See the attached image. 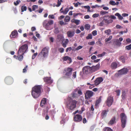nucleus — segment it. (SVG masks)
Here are the masks:
<instances>
[{"instance_id": "412c9836", "label": "nucleus", "mask_w": 131, "mask_h": 131, "mask_svg": "<svg viewBox=\"0 0 131 131\" xmlns=\"http://www.w3.org/2000/svg\"><path fill=\"white\" fill-rule=\"evenodd\" d=\"M75 32L74 31L69 30L67 32V34L68 37H69L71 38L74 35Z\"/></svg>"}, {"instance_id": "e433bc0d", "label": "nucleus", "mask_w": 131, "mask_h": 131, "mask_svg": "<svg viewBox=\"0 0 131 131\" xmlns=\"http://www.w3.org/2000/svg\"><path fill=\"white\" fill-rule=\"evenodd\" d=\"M92 38V35L91 34H88V36L86 37L87 39H91Z\"/></svg>"}, {"instance_id": "0eeeda50", "label": "nucleus", "mask_w": 131, "mask_h": 131, "mask_svg": "<svg viewBox=\"0 0 131 131\" xmlns=\"http://www.w3.org/2000/svg\"><path fill=\"white\" fill-rule=\"evenodd\" d=\"M82 71L83 74H86L92 72L91 67L89 66L84 67L82 69Z\"/></svg>"}, {"instance_id": "4d7b16f0", "label": "nucleus", "mask_w": 131, "mask_h": 131, "mask_svg": "<svg viewBox=\"0 0 131 131\" xmlns=\"http://www.w3.org/2000/svg\"><path fill=\"white\" fill-rule=\"evenodd\" d=\"M72 49V48L71 47H70L67 48L66 50V52H67L68 51H70Z\"/></svg>"}, {"instance_id": "bb28decb", "label": "nucleus", "mask_w": 131, "mask_h": 131, "mask_svg": "<svg viewBox=\"0 0 131 131\" xmlns=\"http://www.w3.org/2000/svg\"><path fill=\"white\" fill-rule=\"evenodd\" d=\"M63 38V37L61 35H58L57 36V39L58 41L62 40Z\"/></svg>"}, {"instance_id": "79ce46f5", "label": "nucleus", "mask_w": 131, "mask_h": 131, "mask_svg": "<svg viewBox=\"0 0 131 131\" xmlns=\"http://www.w3.org/2000/svg\"><path fill=\"white\" fill-rule=\"evenodd\" d=\"M38 8V6L37 5H34L32 6V10L35 11L36 9Z\"/></svg>"}, {"instance_id": "13d9d810", "label": "nucleus", "mask_w": 131, "mask_h": 131, "mask_svg": "<svg viewBox=\"0 0 131 131\" xmlns=\"http://www.w3.org/2000/svg\"><path fill=\"white\" fill-rule=\"evenodd\" d=\"M99 16V14H95L93 15L92 17L93 18L97 17Z\"/></svg>"}, {"instance_id": "052dcab7", "label": "nucleus", "mask_w": 131, "mask_h": 131, "mask_svg": "<svg viewBox=\"0 0 131 131\" xmlns=\"http://www.w3.org/2000/svg\"><path fill=\"white\" fill-rule=\"evenodd\" d=\"M19 2H20V0H18L16 1V2H14V5H17L19 3Z\"/></svg>"}, {"instance_id": "72a5a7b5", "label": "nucleus", "mask_w": 131, "mask_h": 131, "mask_svg": "<svg viewBox=\"0 0 131 131\" xmlns=\"http://www.w3.org/2000/svg\"><path fill=\"white\" fill-rule=\"evenodd\" d=\"M70 19V18L69 16H66L64 19V21L65 22H68Z\"/></svg>"}, {"instance_id": "a878e982", "label": "nucleus", "mask_w": 131, "mask_h": 131, "mask_svg": "<svg viewBox=\"0 0 131 131\" xmlns=\"http://www.w3.org/2000/svg\"><path fill=\"white\" fill-rule=\"evenodd\" d=\"M114 44L117 46L119 47L121 46V43L118 40L116 39L114 41Z\"/></svg>"}, {"instance_id": "f8f14e48", "label": "nucleus", "mask_w": 131, "mask_h": 131, "mask_svg": "<svg viewBox=\"0 0 131 131\" xmlns=\"http://www.w3.org/2000/svg\"><path fill=\"white\" fill-rule=\"evenodd\" d=\"M93 92L92 91L88 90L86 91L85 94V99H88L90 98L93 95Z\"/></svg>"}, {"instance_id": "ddd939ff", "label": "nucleus", "mask_w": 131, "mask_h": 131, "mask_svg": "<svg viewBox=\"0 0 131 131\" xmlns=\"http://www.w3.org/2000/svg\"><path fill=\"white\" fill-rule=\"evenodd\" d=\"M5 81L6 84L8 85H10L13 83V80L12 77H7L5 79Z\"/></svg>"}, {"instance_id": "603ef678", "label": "nucleus", "mask_w": 131, "mask_h": 131, "mask_svg": "<svg viewBox=\"0 0 131 131\" xmlns=\"http://www.w3.org/2000/svg\"><path fill=\"white\" fill-rule=\"evenodd\" d=\"M126 42L127 43H131V40L129 38H128L126 40Z\"/></svg>"}, {"instance_id": "c85d7f7f", "label": "nucleus", "mask_w": 131, "mask_h": 131, "mask_svg": "<svg viewBox=\"0 0 131 131\" xmlns=\"http://www.w3.org/2000/svg\"><path fill=\"white\" fill-rule=\"evenodd\" d=\"M68 39H66L64 42L62 43L63 46L64 47H66L67 46V45L68 43Z\"/></svg>"}, {"instance_id": "f3484780", "label": "nucleus", "mask_w": 131, "mask_h": 131, "mask_svg": "<svg viewBox=\"0 0 131 131\" xmlns=\"http://www.w3.org/2000/svg\"><path fill=\"white\" fill-rule=\"evenodd\" d=\"M18 36V33L16 30H14L12 31L10 36L11 38H15Z\"/></svg>"}, {"instance_id": "f03ea898", "label": "nucleus", "mask_w": 131, "mask_h": 131, "mask_svg": "<svg viewBox=\"0 0 131 131\" xmlns=\"http://www.w3.org/2000/svg\"><path fill=\"white\" fill-rule=\"evenodd\" d=\"M77 103L76 100L70 99L68 101L67 104V107L69 109L73 110L76 108Z\"/></svg>"}, {"instance_id": "864d4df0", "label": "nucleus", "mask_w": 131, "mask_h": 131, "mask_svg": "<svg viewBox=\"0 0 131 131\" xmlns=\"http://www.w3.org/2000/svg\"><path fill=\"white\" fill-rule=\"evenodd\" d=\"M37 54V52L34 53V54L32 55V59H34L36 57V56Z\"/></svg>"}, {"instance_id": "2f4dec72", "label": "nucleus", "mask_w": 131, "mask_h": 131, "mask_svg": "<svg viewBox=\"0 0 131 131\" xmlns=\"http://www.w3.org/2000/svg\"><path fill=\"white\" fill-rule=\"evenodd\" d=\"M101 100L99 99L97 100L95 102V108H97V106H98L99 103H100Z\"/></svg>"}, {"instance_id": "09e8293b", "label": "nucleus", "mask_w": 131, "mask_h": 131, "mask_svg": "<svg viewBox=\"0 0 131 131\" xmlns=\"http://www.w3.org/2000/svg\"><path fill=\"white\" fill-rule=\"evenodd\" d=\"M72 97L73 98H76L78 97V95L76 93H73L72 95Z\"/></svg>"}, {"instance_id": "7c9ffc66", "label": "nucleus", "mask_w": 131, "mask_h": 131, "mask_svg": "<svg viewBox=\"0 0 131 131\" xmlns=\"http://www.w3.org/2000/svg\"><path fill=\"white\" fill-rule=\"evenodd\" d=\"M69 10V9L68 8L65 9L64 11L62 10L61 12V13H63L64 14H66Z\"/></svg>"}, {"instance_id": "20e7f679", "label": "nucleus", "mask_w": 131, "mask_h": 131, "mask_svg": "<svg viewBox=\"0 0 131 131\" xmlns=\"http://www.w3.org/2000/svg\"><path fill=\"white\" fill-rule=\"evenodd\" d=\"M53 24V21L52 20H45L43 22V26L47 30H50V26Z\"/></svg>"}, {"instance_id": "423d86ee", "label": "nucleus", "mask_w": 131, "mask_h": 131, "mask_svg": "<svg viewBox=\"0 0 131 131\" xmlns=\"http://www.w3.org/2000/svg\"><path fill=\"white\" fill-rule=\"evenodd\" d=\"M28 48V46L27 45L25 44L19 47L18 52L19 54L21 53L24 54L27 51Z\"/></svg>"}, {"instance_id": "a211bd4d", "label": "nucleus", "mask_w": 131, "mask_h": 131, "mask_svg": "<svg viewBox=\"0 0 131 131\" xmlns=\"http://www.w3.org/2000/svg\"><path fill=\"white\" fill-rule=\"evenodd\" d=\"M43 79L44 82L50 84L53 82L50 77H46L43 78Z\"/></svg>"}, {"instance_id": "c9c22d12", "label": "nucleus", "mask_w": 131, "mask_h": 131, "mask_svg": "<svg viewBox=\"0 0 131 131\" xmlns=\"http://www.w3.org/2000/svg\"><path fill=\"white\" fill-rule=\"evenodd\" d=\"M85 28L86 30H89L90 27V25L89 24H86L85 25Z\"/></svg>"}, {"instance_id": "6e6d98bb", "label": "nucleus", "mask_w": 131, "mask_h": 131, "mask_svg": "<svg viewBox=\"0 0 131 131\" xmlns=\"http://www.w3.org/2000/svg\"><path fill=\"white\" fill-rule=\"evenodd\" d=\"M92 33L94 36H95L97 35V31L96 30L93 31Z\"/></svg>"}, {"instance_id": "5701e85b", "label": "nucleus", "mask_w": 131, "mask_h": 131, "mask_svg": "<svg viewBox=\"0 0 131 131\" xmlns=\"http://www.w3.org/2000/svg\"><path fill=\"white\" fill-rule=\"evenodd\" d=\"M47 103V99L46 98H44L41 100L40 103V106L42 107L44 106L45 104Z\"/></svg>"}, {"instance_id": "473e14b6", "label": "nucleus", "mask_w": 131, "mask_h": 131, "mask_svg": "<svg viewBox=\"0 0 131 131\" xmlns=\"http://www.w3.org/2000/svg\"><path fill=\"white\" fill-rule=\"evenodd\" d=\"M104 131H113V130L110 128L106 127H105L103 129Z\"/></svg>"}, {"instance_id": "f704fd0d", "label": "nucleus", "mask_w": 131, "mask_h": 131, "mask_svg": "<svg viewBox=\"0 0 131 131\" xmlns=\"http://www.w3.org/2000/svg\"><path fill=\"white\" fill-rule=\"evenodd\" d=\"M80 20H71V22H72L74 23L77 25H78L79 24L80 22Z\"/></svg>"}, {"instance_id": "6e6552de", "label": "nucleus", "mask_w": 131, "mask_h": 131, "mask_svg": "<svg viewBox=\"0 0 131 131\" xmlns=\"http://www.w3.org/2000/svg\"><path fill=\"white\" fill-rule=\"evenodd\" d=\"M73 69L72 68L68 67L65 69L64 70V72L65 73V75L67 78H70L72 74Z\"/></svg>"}, {"instance_id": "6ab92c4d", "label": "nucleus", "mask_w": 131, "mask_h": 131, "mask_svg": "<svg viewBox=\"0 0 131 131\" xmlns=\"http://www.w3.org/2000/svg\"><path fill=\"white\" fill-rule=\"evenodd\" d=\"M100 64L99 63L97 64L95 66H93L91 67L92 69V72H94L98 70L100 68Z\"/></svg>"}, {"instance_id": "4be33fe9", "label": "nucleus", "mask_w": 131, "mask_h": 131, "mask_svg": "<svg viewBox=\"0 0 131 131\" xmlns=\"http://www.w3.org/2000/svg\"><path fill=\"white\" fill-rule=\"evenodd\" d=\"M18 56H17L16 59L20 61H22L24 57L23 56L24 54L21 53H19L18 52Z\"/></svg>"}, {"instance_id": "de8ad7c7", "label": "nucleus", "mask_w": 131, "mask_h": 131, "mask_svg": "<svg viewBox=\"0 0 131 131\" xmlns=\"http://www.w3.org/2000/svg\"><path fill=\"white\" fill-rule=\"evenodd\" d=\"M108 13V12L101 11L100 12V14L102 15H104Z\"/></svg>"}, {"instance_id": "1a4fd4ad", "label": "nucleus", "mask_w": 131, "mask_h": 131, "mask_svg": "<svg viewBox=\"0 0 131 131\" xmlns=\"http://www.w3.org/2000/svg\"><path fill=\"white\" fill-rule=\"evenodd\" d=\"M48 53V49L46 47L43 48L40 53L39 55H42V57L45 58L47 57Z\"/></svg>"}, {"instance_id": "aec40b11", "label": "nucleus", "mask_w": 131, "mask_h": 131, "mask_svg": "<svg viewBox=\"0 0 131 131\" xmlns=\"http://www.w3.org/2000/svg\"><path fill=\"white\" fill-rule=\"evenodd\" d=\"M109 112L108 110L107 109V110H102V113H101V116L103 118L106 116L107 113Z\"/></svg>"}, {"instance_id": "5fc2aeb1", "label": "nucleus", "mask_w": 131, "mask_h": 131, "mask_svg": "<svg viewBox=\"0 0 131 131\" xmlns=\"http://www.w3.org/2000/svg\"><path fill=\"white\" fill-rule=\"evenodd\" d=\"M104 20L103 19V20L100 22L99 24V26H103L104 24Z\"/></svg>"}, {"instance_id": "4c0bfd02", "label": "nucleus", "mask_w": 131, "mask_h": 131, "mask_svg": "<svg viewBox=\"0 0 131 131\" xmlns=\"http://www.w3.org/2000/svg\"><path fill=\"white\" fill-rule=\"evenodd\" d=\"M96 43L97 45L100 46L102 45V44L101 43L100 39L98 40L96 42Z\"/></svg>"}, {"instance_id": "9d476101", "label": "nucleus", "mask_w": 131, "mask_h": 131, "mask_svg": "<svg viewBox=\"0 0 131 131\" xmlns=\"http://www.w3.org/2000/svg\"><path fill=\"white\" fill-rule=\"evenodd\" d=\"M82 119V117L81 115L79 114L74 115L73 116V121L76 122H79L81 121Z\"/></svg>"}, {"instance_id": "ea45409f", "label": "nucleus", "mask_w": 131, "mask_h": 131, "mask_svg": "<svg viewBox=\"0 0 131 131\" xmlns=\"http://www.w3.org/2000/svg\"><path fill=\"white\" fill-rule=\"evenodd\" d=\"M111 32V30L110 29L106 30L104 31L105 33L107 35H109Z\"/></svg>"}, {"instance_id": "393cba45", "label": "nucleus", "mask_w": 131, "mask_h": 131, "mask_svg": "<svg viewBox=\"0 0 131 131\" xmlns=\"http://www.w3.org/2000/svg\"><path fill=\"white\" fill-rule=\"evenodd\" d=\"M63 59L64 61H66L67 60H68L69 61V63H71L72 62V59L70 57L68 56H66L63 57Z\"/></svg>"}, {"instance_id": "0e129e2a", "label": "nucleus", "mask_w": 131, "mask_h": 131, "mask_svg": "<svg viewBox=\"0 0 131 131\" xmlns=\"http://www.w3.org/2000/svg\"><path fill=\"white\" fill-rule=\"evenodd\" d=\"M115 92L116 93L117 95L118 96H119L120 94V90H117Z\"/></svg>"}, {"instance_id": "e2e57ef3", "label": "nucleus", "mask_w": 131, "mask_h": 131, "mask_svg": "<svg viewBox=\"0 0 131 131\" xmlns=\"http://www.w3.org/2000/svg\"><path fill=\"white\" fill-rule=\"evenodd\" d=\"M76 72L75 71L73 73V74L72 75V76L74 78H75L76 77Z\"/></svg>"}, {"instance_id": "338daca9", "label": "nucleus", "mask_w": 131, "mask_h": 131, "mask_svg": "<svg viewBox=\"0 0 131 131\" xmlns=\"http://www.w3.org/2000/svg\"><path fill=\"white\" fill-rule=\"evenodd\" d=\"M78 94L80 95H81L82 94V92L81 90H80L79 89L78 91Z\"/></svg>"}, {"instance_id": "a19ab883", "label": "nucleus", "mask_w": 131, "mask_h": 131, "mask_svg": "<svg viewBox=\"0 0 131 131\" xmlns=\"http://www.w3.org/2000/svg\"><path fill=\"white\" fill-rule=\"evenodd\" d=\"M112 38V36H110L108 38H106L105 39V41L106 42H108Z\"/></svg>"}, {"instance_id": "69168bd1", "label": "nucleus", "mask_w": 131, "mask_h": 131, "mask_svg": "<svg viewBox=\"0 0 131 131\" xmlns=\"http://www.w3.org/2000/svg\"><path fill=\"white\" fill-rule=\"evenodd\" d=\"M48 18H49L54 19V16L53 15H49L48 16Z\"/></svg>"}, {"instance_id": "49530a36", "label": "nucleus", "mask_w": 131, "mask_h": 131, "mask_svg": "<svg viewBox=\"0 0 131 131\" xmlns=\"http://www.w3.org/2000/svg\"><path fill=\"white\" fill-rule=\"evenodd\" d=\"M109 4L112 5H115V1H111L109 2Z\"/></svg>"}, {"instance_id": "774afa93", "label": "nucleus", "mask_w": 131, "mask_h": 131, "mask_svg": "<svg viewBox=\"0 0 131 131\" xmlns=\"http://www.w3.org/2000/svg\"><path fill=\"white\" fill-rule=\"evenodd\" d=\"M83 123L85 124L87 122V121L86 119L85 118H84L83 119Z\"/></svg>"}, {"instance_id": "b1692460", "label": "nucleus", "mask_w": 131, "mask_h": 131, "mask_svg": "<svg viewBox=\"0 0 131 131\" xmlns=\"http://www.w3.org/2000/svg\"><path fill=\"white\" fill-rule=\"evenodd\" d=\"M117 64L116 62H113L111 64V67L112 69H115L117 67Z\"/></svg>"}, {"instance_id": "680f3d73", "label": "nucleus", "mask_w": 131, "mask_h": 131, "mask_svg": "<svg viewBox=\"0 0 131 131\" xmlns=\"http://www.w3.org/2000/svg\"><path fill=\"white\" fill-rule=\"evenodd\" d=\"M73 4L74 5L75 7H77L78 6V4L79 5H80L81 3H80L79 2H78L76 3H74Z\"/></svg>"}, {"instance_id": "a18cd8bd", "label": "nucleus", "mask_w": 131, "mask_h": 131, "mask_svg": "<svg viewBox=\"0 0 131 131\" xmlns=\"http://www.w3.org/2000/svg\"><path fill=\"white\" fill-rule=\"evenodd\" d=\"M106 53L105 52H104L101 54H98L97 56L98 57H102L103 56H104Z\"/></svg>"}, {"instance_id": "f257e3e1", "label": "nucleus", "mask_w": 131, "mask_h": 131, "mask_svg": "<svg viewBox=\"0 0 131 131\" xmlns=\"http://www.w3.org/2000/svg\"><path fill=\"white\" fill-rule=\"evenodd\" d=\"M41 85H37L35 86L32 88L31 95L33 98H37L40 95L41 93Z\"/></svg>"}, {"instance_id": "c03bdc74", "label": "nucleus", "mask_w": 131, "mask_h": 131, "mask_svg": "<svg viewBox=\"0 0 131 131\" xmlns=\"http://www.w3.org/2000/svg\"><path fill=\"white\" fill-rule=\"evenodd\" d=\"M125 49L127 50H130L131 49V44L125 47Z\"/></svg>"}, {"instance_id": "dca6fc26", "label": "nucleus", "mask_w": 131, "mask_h": 131, "mask_svg": "<svg viewBox=\"0 0 131 131\" xmlns=\"http://www.w3.org/2000/svg\"><path fill=\"white\" fill-rule=\"evenodd\" d=\"M116 117L115 116H113L108 123V124L109 125H111L115 123H116Z\"/></svg>"}, {"instance_id": "4468645a", "label": "nucleus", "mask_w": 131, "mask_h": 131, "mask_svg": "<svg viewBox=\"0 0 131 131\" xmlns=\"http://www.w3.org/2000/svg\"><path fill=\"white\" fill-rule=\"evenodd\" d=\"M103 79L102 77H100L97 78L94 81V84L95 85L97 86L103 81Z\"/></svg>"}, {"instance_id": "bf43d9fd", "label": "nucleus", "mask_w": 131, "mask_h": 131, "mask_svg": "<svg viewBox=\"0 0 131 131\" xmlns=\"http://www.w3.org/2000/svg\"><path fill=\"white\" fill-rule=\"evenodd\" d=\"M58 50L61 53H62L64 51V49L63 48H61L59 49Z\"/></svg>"}, {"instance_id": "c756f323", "label": "nucleus", "mask_w": 131, "mask_h": 131, "mask_svg": "<svg viewBox=\"0 0 131 131\" xmlns=\"http://www.w3.org/2000/svg\"><path fill=\"white\" fill-rule=\"evenodd\" d=\"M119 60L121 61L123 63H124L125 62V57L123 56H122L119 57Z\"/></svg>"}, {"instance_id": "7ed1b4c3", "label": "nucleus", "mask_w": 131, "mask_h": 131, "mask_svg": "<svg viewBox=\"0 0 131 131\" xmlns=\"http://www.w3.org/2000/svg\"><path fill=\"white\" fill-rule=\"evenodd\" d=\"M103 18L104 23L106 25H108L112 23L113 21L112 19L115 20L116 19V17L114 15L110 16L106 15L104 16Z\"/></svg>"}, {"instance_id": "58836bf2", "label": "nucleus", "mask_w": 131, "mask_h": 131, "mask_svg": "<svg viewBox=\"0 0 131 131\" xmlns=\"http://www.w3.org/2000/svg\"><path fill=\"white\" fill-rule=\"evenodd\" d=\"M27 9V7L26 6H22L21 8V12H23L24 11H25Z\"/></svg>"}, {"instance_id": "37998d69", "label": "nucleus", "mask_w": 131, "mask_h": 131, "mask_svg": "<svg viewBox=\"0 0 131 131\" xmlns=\"http://www.w3.org/2000/svg\"><path fill=\"white\" fill-rule=\"evenodd\" d=\"M12 61V60L10 58H7L6 60V62L7 63H10Z\"/></svg>"}, {"instance_id": "3c124183", "label": "nucleus", "mask_w": 131, "mask_h": 131, "mask_svg": "<svg viewBox=\"0 0 131 131\" xmlns=\"http://www.w3.org/2000/svg\"><path fill=\"white\" fill-rule=\"evenodd\" d=\"M83 47L82 46H78L77 47V48L76 49H75V51L78 50L79 49H81V48H83Z\"/></svg>"}, {"instance_id": "39448f33", "label": "nucleus", "mask_w": 131, "mask_h": 131, "mask_svg": "<svg viewBox=\"0 0 131 131\" xmlns=\"http://www.w3.org/2000/svg\"><path fill=\"white\" fill-rule=\"evenodd\" d=\"M120 116L121 118V126L123 128H124L125 126L127 117L125 113H121Z\"/></svg>"}, {"instance_id": "8fccbe9b", "label": "nucleus", "mask_w": 131, "mask_h": 131, "mask_svg": "<svg viewBox=\"0 0 131 131\" xmlns=\"http://www.w3.org/2000/svg\"><path fill=\"white\" fill-rule=\"evenodd\" d=\"M57 4L56 5V6L57 7L59 6L61 4V2L60 1V0H58Z\"/></svg>"}, {"instance_id": "2eb2a0df", "label": "nucleus", "mask_w": 131, "mask_h": 131, "mask_svg": "<svg viewBox=\"0 0 131 131\" xmlns=\"http://www.w3.org/2000/svg\"><path fill=\"white\" fill-rule=\"evenodd\" d=\"M128 71L127 68H123L118 71V73L120 75H123L126 74Z\"/></svg>"}, {"instance_id": "9b49d317", "label": "nucleus", "mask_w": 131, "mask_h": 131, "mask_svg": "<svg viewBox=\"0 0 131 131\" xmlns=\"http://www.w3.org/2000/svg\"><path fill=\"white\" fill-rule=\"evenodd\" d=\"M113 101V97L109 96L107 97L106 103L108 107L112 105Z\"/></svg>"}, {"instance_id": "cd10ccee", "label": "nucleus", "mask_w": 131, "mask_h": 131, "mask_svg": "<svg viewBox=\"0 0 131 131\" xmlns=\"http://www.w3.org/2000/svg\"><path fill=\"white\" fill-rule=\"evenodd\" d=\"M115 16H118V19L119 20H122L123 18V17L119 13H116L115 14Z\"/></svg>"}]
</instances>
